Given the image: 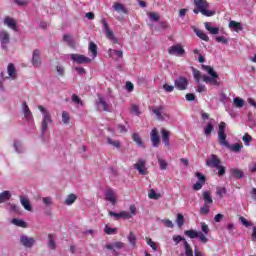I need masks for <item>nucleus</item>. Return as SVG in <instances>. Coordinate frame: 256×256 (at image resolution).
<instances>
[{
  "mask_svg": "<svg viewBox=\"0 0 256 256\" xmlns=\"http://www.w3.org/2000/svg\"><path fill=\"white\" fill-rule=\"evenodd\" d=\"M22 111L24 113V118L27 119V121H29V119H31V110L29 109L27 102H23Z\"/></svg>",
  "mask_w": 256,
  "mask_h": 256,
  "instance_id": "nucleus-25",
  "label": "nucleus"
},
{
  "mask_svg": "<svg viewBox=\"0 0 256 256\" xmlns=\"http://www.w3.org/2000/svg\"><path fill=\"white\" fill-rule=\"evenodd\" d=\"M203 182H196L193 186L192 189L194 191H201V189H203Z\"/></svg>",
  "mask_w": 256,
  "mask_h": 256,
  "instance_id": "nucleus-62",
  "label": "nucleus"
},
{
  "mask_svg": "<svg viewBox=\"0 0 256 256\" xmlns=\"http://www.w3.org/2000/svg\"><path fill=\"white\" fill-rule=\"evenodd\" d=\"M20 243L21 245H23V247H26L27 249H31V247L35 245V238L22 235L20 237Z\"/></svg>",
  "mask_w": 256,
  "mask_h": 256,
  "instance_id": "nucleus-10",
  "label": "nucleus"
},
{
  "mask_svg": "<svg viewBox=\"0 0 256 256\" xmlns=\"http://www.w3.org/2000/svg\"><path fill=\"white\" fill-rule=\"evenodd\" d=\"M145 160L139 159L137 163L134 164V169H136L139 175H147V167H145Z\"/></svg>",
  "mask_w": 256,
  "mask_h": 256,
  "instance_id": "nucleus-12",
  "label": "nucleus"
},
{
  "mask_svg": "<svg viewBox=\"0 0 256 256\" xmlns=\"http://www.w3.org/2000/svg\"><path fill=\"white\" fill-rule=\"evenodd\" d=\"M20 203L26 211H33V207L31 206V202L29 201V199L20 196Z\"/></svg>",
  "mask_w": 256,
  "mask_h": 256,
  "instance_id": "nucleus-21",
  "label": "nucleus"
},
{
  "mask_svg": "<svg viewBox=\"0 0 256 256\" xmlns=\"http://www.w3.org/2000/svg\"><path fill=\"white\" fill-rule=\"evenodd\" d=\"M184 235H186L190 239H197L198 237L199 241L204 245L209 241V239L207 238V236H205V234H203V232H197L195 230H186L184 232Z\"/></svg>",
  "mask_w": 256,
  "mask_h": 256,
  "instance_id": "nucleus-4",
  "label": "nucleus"
},
{
  "mask_svg": "<svg viewBox=\"0 0 256 256\" xmlns=\"http://www.w3.org/2000/svg\"><path fill=\"white\" fill-rule=\"evenodd\" d=\"M89 51L92 53L93 57H97V44H95V42H90Z\"/></svg>",
  "mask_w": 256,
  "mask_h": 256,
  "instance_id": "nucleus-45",
  "label": "nucleus"
},
{
  "mask_svg": "<svg viewBox=\"0 0 256 256\" xmlns=\"http://www.w3.org/2000/svg\"><path fill=\"white\" fill-rule=\"evenodd\" d=\"M109 215H110V217H115L116 220H119V219H131V217H133L131 215V213H129L127 211H122L120 213L110 211Z\"/></svg>",
  "mask_w": 256,
  "mask_h": 256,
  "instance_id": "nucleus-13",
  "label": "nucleus"
},
{
  "mask_svg": "<svg viewBox=\"0 0 256 256\" xmlns=\"http://www.w3.org/2000/svg\"><path fill=\"white\" fill-rule=\"evenodd\" d=\"M38 109L42 113L41 133L43 135L49 129V123H53V119L51 118V113L43 105H38Z\"/></svg>",
  "mask_w": 256,
  "mask_h": 256,
  "instance_id": "nucleus-2",
  "label": "nucleus"
},
{
  "mask_svg": "<svg viewBox=\"0 0 256 256\" xmlns=\"http://www.w3.org/2000/svg\"><path fill=\"white\" fill-rule=\"evenodd\" d=\"M75 201H77V195L69 194L65 199V205H73Z\"/></svg>",
  "mask_w": 256,
  "mask_h": 256,
  "instance_id": "nucleus-36",
  "label": "nucleus"
},
{
  "mask_svg": "<svg viewBox=\"0 0 256 256\" xmlns=\"http://www.w3.org/2000/svg\"><path fill=\"white\" fill-rule=\"evenodd\" d=\"M184 248L186 256H193V248H191L188 241H184Z\"/></svg>",
  "mask_w": 256,
  "mask_h": 256,
  "instance_id": "nucleus-38",
  "label": "nucleus"
},
{
  "mask_svg": "<svg viewBox=\"0 0 256 256\" xmlns=\"http://www.w3.org/2000/svg\"><path fill=\"white\" fill-rule=\"evenodd\" d=\"M165 110L164 106H157L152 108V113H154V115H156L157 119H159L160 121H163L164 117H163V111Z\"/></svg>",
  "mask_w": 256,
  "mask_h": 256,
  "instance_id": "nucleus-18",
  "label": "nucleus"
},
{
  "mask_svg": "<svg viewBox=\"0 0 256 256\" xmlns=\"http://www.w3.org/2000/svg\"><path fill=\"white\" fill-rule=\"evenodd\" d=\"M128 241H129L130 245H132V247L137 246V236L135 235V233H133V231H130V233L128 235Z\"/></svg>",
  "mask_w": 256,
  "mask_h": 256,
  "instance_id": "nucleus-32",
  "label": "nucleus"
},
{
  "mask_svg": "<svg viewBox=\"0 0 256 256\" xmlns=\"http://www.w3.org/2000/svg\"><path fill=\"white\" fill-rule=\"evenodd\" d=\"M31 62L33 67H41V50L39 49L33 50Z\"/></svg>",
  "mask_w": 256,
  "mask_h": 256,
  "instance_id": "nucleus-11",
  "label": "nucleus"
},
{
  "mask_svg": "<svg viewBox=\"0 0 256 256\" xmlns=\"http://www.w3.org/2000/svg\"><path fill=\"white\" fill-rule=\"evenodd\" d=\"M163 89L166 93H173V91H175V86H171L166 83L163 85Z\"/></svg>",
  "mask_w": 256,
  "mask_h": 256,
  "instance_id": "nucleus-57",
  "label": "nucleus"
},
{
  "mask_svg": "<svg viewBox=\"0 0 256 256\" xmlns=\"http://www.w3.org/2000/svg\"><path fill=\"white\" fill-rule=\"evenodd\" d=\"M48 247L49 249H52V251H55L57 249V244L55 243V237L53 234H48Z\"/></svg>",
  "mask_w": 256,
  "mask_h": 256,
  "instance_id": "nucleus-28",
  "label": "nucleus"
},
{
  "mask_svg": "<svg viewBox=\"0 0 256 256\" xmlns=\"http://www.w3.org/2000/svg\"><path fill=\"white\" fill-rule=\"evenodd\" d=\"M104 233H106V235H117V228H111L109 225H106Z\"/></svg>",
  "mask_w": 256,
  "mask_h": 256,
  "instance_id": "nucleus-41",
  "label": "nucleus"
},
{
  "mask_svg": "<svg viewBox=\"0 0 256 256\" xmlns=\"http://www.w3.org/2000/svg\"><path fill=\"white\" fill-rule=\"evenodd\" d=\"M193 75H194V79L197 81V83H199V81H201V71L197 70V69H193Z\"/></svg>",
  "mask_w": 256,
  "mask_h": 256,
  "instance_id": "nucleus-56",
  "label": "nucleus"
},
{
  "mask_svg": "<svg viewBox=\"0 0 256 256\" xmlns=\"http://www.w3.org/2000/svg\"><path fill=\"white\" fill-rule=\"evenodd\" d=\"M233 105H234V107H237L238 109H242V107L245 106V100H243V98L236 97L233 100Z\"/></svg>",
  "mask_w": 256,
  "mask_h": 256,
  "instance_id": "nucleus-29",
  "label": "nucleus"
},
{
  "mask_svg": "<svg viewBox=\"0 0 256 256\" xmlns=\"http://www.w3.org/2000/svg\"><path fill=\"white\" fill-rule=\"evenodd\" d=\"M101 23H102L104 31L106 33L107 39H109L110 41H114V43H117V39L115 38V34L113 33V30H111V28H109V24L107 23V20L105 18H103L101 20Z\"/></svg>",
  "mask_w": 256,
  "mask_h": 256,
  "instance_id": "nucleus-7",
  "label": "nucleus"
},
{
  "mask_svg": "<svg viewBox=\"0 0 256 256\" xmlns=\"http://www.w3.org/2000/svg\"><path fill=\"white\" fill-rule=\"evenodd\" d=\"M106 201H109L112 205L117 203V198L115 197V191L113 189H108L105 193Z\"/></svg>",
  "mask_w": 256,
  "mask_h": 256,
  "instance_id": "nucleus-15",
  "label": "nucleus"
},
{
  "mask_svg": "<svg viewBox=\"0 0 256 256\" xmlns=\"http://www.w3.org/2000/svg\"><path fill=\"white\" fill-rule=\"evenodd\" d=\"M69 121H71V118L69 117V113L63 111L62 112V123H64V125H69Z\"/></svg>",
  "mask_w": 256,
  "mask_h": 256,
  "instance_id": "nucleus-51",
  "label": "nucleus"
},
{
  "mask_svg": "<svg viewBox=\"0 0 256 256\" xmlns=\"http://www.w3.org/2000/svg\"><path fill=\"white\" fill-rule=\"evenodd\" d=\"M113 8L118 13H125V14H127V9H125V6H123V4H121L119 2L114 3Z\"/></svg>",
  "mask_w": 256,
  "mask_h": 256,
  "instance_id": "nucleus-30",
  "label": "nucleus"
},
{
  "mask_svg": "<svg viewBox=\"0 0 256 256\" xmlns=\"http://www.w3.org/2000/svg\"><path fill=\"white\" fill-rule=\"evenodd\" d=\"M149 199H161V194H157V192H155V189H151L150 193L148 194Z\"/></svg>",
  "mask_w": 256,
  "mask_h": 256,
  "instance_id": "nucleus-48",
  "label": "nucleus"
},
{
  "mask_svg": "<svg viewBox=\"0 0 256 256\" xmlns=\"http://www.w3.org/2000/svg\"><path fill=\"white\" fill-rule=\"evenodd\" d=\"M242 141L245 143V145L247 147H249V143H251V141H253V137L249 134H244V136L242 137Z\"/></svg>",
  "mask_w": 256,
  "mask_h": 256,
  "instance_id": "nucleus-50",
  "label": "nucleus"
},
{
  "mask_svg": "<svg viewBox=\"0 0 256 256\" xmlns=\"http://www.w3.org/2000/svg\"><path fill=\"white\" fill-rule=\"evenodd\" d=\"M239 220L241 221L242 225H244V227H253V222L248 221L247 218L240 216Z\"/></svg>",
  "mask_w": 256,
  "mask_h": 256,
  "instance_id": "nucleus-52",
  "label": "nucleus"
},
{
  "mask_svg": "<svg viewBox=\"0 0 256 256\" xmlns=\"http://www.w3.org/2000/svg\"><path fill=\"white\" fill-rule=\"evenodd\" d=\"M229 27L236 29V31H243V25L240 22H236L234 20L229 22Z\"/></svg>",
  "mask_w": 256,
  "mask_h": 256,
  "instance_id": "nucleus-31",
  "label": "nucleus"
},
{
  "mask_svg": "<svg viewBox=\"0 0 256 256\" xmlns=\"http://www.w3.org/2000/svg\"><path fill=\"white\" fill-rule=\"evenodd\" d=\"M202 197L204 200V205L211 206L213 205V197H211V191L207 190L202 193Z\"/></svg>",
  "mask_w": 256,
  "mask_h": 256,
  "instance_id": "nucleus-17",
  "label": "nucleus"
},
{
  "mask_svg": "<svg viewBox=\"0 0 256 256\" xmlns=\"http://www.w3.org/2000/svg\"><path fill=\"white\" fill-rule=\"evenodd\" d=\"M173 241L176 243V245H179L181 241H186L181 235H174Z\"/></svg>",
  "mask_w": 256,
  "mask_h": 256,
  "instance_id": "nucleus-64",
  "label": "nucleus"
},
{
  "mask_svg": "<svg viewBox=\"0 0 256 256\" xmlns=\"http://www.w3.org/2000/svg\"><path fill=\"white\" fill-rule=\"evenodd\" d=\"M200 227H201V231H202V234L204 235V237H207V235H209V225H207V223L205 222H201L200 223Z\"/></svg>",
  "mask_w": 256,
  "mask_h": 256,
  "instance_id": "nucleus-39",
  "label": "nucleus"
},
{
  "mask_svg": "<svg viewBox=\"0 0 256 256\" xmlns=\"http://www.w3.org/2000/svg\"><path fill=\"white\" fill-rule=\"evenodd\" d=\"M196 35H197V37L202 39V41H206V42L209 41V36H207V34H205V32H203V30H197Z\"/></svg>",
  "mask_w": 256,
  "mask_h": 256,
  "instance_id": "nucleus-44",
  "label": "nucleus"
},
{
  "mask_svg": "<svg viewBox=\"0 0 256 256\" xmlns=\"http://www.w3.org/2000/svg\"><path fill=\"white\" fill-rule=\"evenodd\" d=\"M158 163H159V167L162 171H166L167 170V162L162 159L161 157H158Z\"/></svg>",
  "mask_w": 256,
  "mask_h": 256,
  "instance_id": "nucleus-49",
  "label": "nucleus"
},
{
  "mask_svg": "<svg viewBox=\"0 0 256 256\" xmlns=\"http://www.w3.org/2000/svg\"><path fill=\"white\" fill-rule=\"evenodd\" d=\"M72 102L73 103H76L77 105H83V101L81 100V98L76 95V94H73L72 95Z\"/></svg>",
  "mask_w": 256,
  "mask_h": 256,
  "instance_id": "nucleus-58",
  "label": "nucleus"
},
{
  "mask_svg": "<svg viewBox=\"0 0 256 256\" xmlns=\"http://www.w3.org/2000/svg\"><path fill=\"white\" fill-rule=\"evenodd\" d=\"M174 85L178 91H185L189 85V80L181 76L174 81Z\"/></svg>",
  "mask_w": 256,
  "mask_h": 256,
  "instance_id": "nucleus-8",
  "label": "nucleus"
},
{
  "mask_svg": "<svg viewBox=\"0 0 256 256\" xmlns=\"http://www.w3.org/2000/svg\"><path fill=\"white\" fill-rule=\"evenodd\" d=\"M11 223L12 225H16V227H22V229H27V222L21 219L13 218L11 220Z\"/></svg>",
  "mask_w": 256,
  "mask_h": 256,
  "instance_id": "nucleus-26",
  "label": "nucleus"
},
{
  "mask_svg": "<svg viewBox=\"0 0 256 256\" xmlns=\"http://www.w3.org/2000/svg\"><path fill=\"white\" fill-rule=\"evenodd\" d=\"M149 19H150V21L157 22V21H159V19H161V17L159 16V13H157V12H150Z\"/></svg>",
  "mask_w": 256,
  "mask_h": 256,
  "instance_id": "nucleus-54",
  "label": "nucleus"
},
{
  "mask_svg": "<svg viewBox=\"0 0 256 256\" xmlns=\"http://www.w3.org/2000/svg\"><path fill=\"white\" fill-rule=\"evenodd\" d=\"M211 211V206L204 204L203 207L200 208V214L202 215H209V212Z\"/></svg>",
  "mask_w": 256,
  "mask_h": 256,
  "instance_id": "nucleus-47",
  "label": "nucleus"
},
{
  "mask_svg": "<svg viewBox=\"0 0 256 256\" xmlns=\"http://www.w3.org/2000/svg\"><path fill=\"white\" fill-rule=\"evenodd\" d=\"M11 199V192L4 191L0 194V203H5V201H9Z\"/></svg>",
  "mask_w": 256,
  "mask_h": 256,
  "instance_id": "nucleus-35",
  "label": "nucleus"
},
{
  "mask_svg": "<svg viewBox=\"0 0 256 256\" xmlns=\"http://www.w3.org/2000/svg\"><path fill=\"white\" fill-rule=\"evenodd\" d=\"M98 107H102V111L109 112V104L103 100V97H99Z\"/></svg>",
  "mask_w": 256,
  "mask_h": 256,
  "instance_id": "nucleus-34",
  "label": "nucleus"
},
{
  "mask_svg": "<svg viewBox=\"0 0 256 256\" xmlns=\"http://www.w3.org/2000/svg\"><path fill=\"white\" fill-rule=\"evenodd\" d=\"M113 52L115 53V55H117V57H120V59H123V51L109 49L108 53H109L110 57H111V53H113Z\"/></svg>",
  "mask_w": 256,
  "mask_h": 256,
  "instance_id": "nucleus-59",
  "label": "nucleus"
},
{
  "mask_svg": "<svg viewBox=\"0 0 256 256\" xmlns=\"http://www.w3.org/2000/svg\"><path fill=\"white\" fill-rule=\"evenodd\" d=\"M204 27L211 35H219V28L218 27H212L210 22H205Z\"/></svg>",
  "mask_w": 256,
  "mask_h": 256,
  "instance_id": "nucleus-23",
  "label": "nucleus"
},
{
  "mask_svg": "<svg viewBox=\"0 0 256 256\" xmlns=\"http://www.w3.org/2000/svg\"><path fill=\"white\" fill-rule=\"evenodd\" d=\"M8 75L12 79H17V73L15 72V64L10 63L7 67Z\"/></svg>",
  "mask_w": 256,
  "mask_h": 256,
  "instance_id": "nucleus-27",
  "label": "nucleus"
},
{
  "mask_svg": "<svg viewBox=\"0 0 256 256\" xmlns=\"http://www.w3.org/2000/svg\"><path fill=\"white\" fill-rule=\"evenodd\" d=\"M108 145H112V147H116V149H119L121 147V142L119 140H113L111 137L107 138Z\"/></svg>",
  "mask_w": 256,
  "mask_h": 256,
  "instance_id": "nucleus-40",
  "label": "nucleus"
},
{
  "mask_svg": "<svg viewBox=\"0 0 256 256\" xmlns=\"http://www.w3.org/2000/svg\"><path fill=\"white\" fill-rule=\"evenodd\" d=\"M146 242H147V245H149V247H151V249H153L154 251H157L159 246L151 238L146 237Z\"/></svg>",
  "mask_w": 256,
  "mask_h": 256,
  "instance_id": "nucleus-46",
  "label": "nucleus"
},
{
  "mask_svg": "<svg viewBox=\"0 0 256 256\" xmlns=\"http://www.w3.org/2000/svg\"><path fill=\"white\" fill-rule=\"evenodd\" d=\"M215 127H213V124L211 122H208L206 127L204 128V133L206 135V137H209V135H211V133H213Z\"/></svg>",
  "mask_w": 256,
  "mask_h": 256,
  "instance_id": "nucleus-37",
  "label": "nucleus"
},
{
  "mask_svg": "<svg viewBox=\"0 0 256 256\" xmlns=\"http://www.w3.org/2000/svg\"><path fill=\"white\" fill-rule=\"evenodd\" d=\"M202 69H204V71H207V73H208V75H210V77H212L214 79H219V74H217V72H215L213 67L208 66V65H202Z\"/></svg>",
  "mask_w": 256,
  "mask_h": 256,
  "instance_id": "nucleus-22",
  "label": "nucleus"
},
{
  "mask_svg": "<svg viewBox=\"0 0 256 256\" xmlns=\"http://www.w3.org/2000/svg\"><path fill=\"white\" fill-rule=\"evenodd\" d=\"M217 43H223L224 45H227L229 43V40L225 38V36H218L216 37Z\"/></svg>",
  "mask_w": 256,
  "mask_h": 256,
  "instance_id": "nucleus-61",
  "label": "nucleus"
},
{
  "mask_svg": "<svg viewBox=\"0 0 256 256\" xmlns=\"http://www.w3.org/2000/svg\"><path fill=\"white\" fill-rule=\"evenodd\" d=\"M162 223L168 228V229H173L174 225L173 222L169 219H164L162 220Z\"/></svg>",
  "mask_w": 256,
  "mask_h": 256,
  "instance_id": "nucleus-63",
  "label": "nucleus"
},
{
  "mask_svg": "<svg viewBox=\"0 0 256 256\" xmlns=\"http://www.w3.org/2000/svg\"><path fill=\"white\" fill-rule=\"evenodd\" d=\"M168 53L169 55H176V57H181V55H185V49L183 48V45L176 44L168 49Z\"/></svg>",
  "mask_w": 256,
  "mask_h": 256,
  "instance_id": "nucleus-9",
  "label": "nucleus"
},
{
  "mask_svg": "<svg viewBox=\"0 0 256 256\" xmlns=\"http://www.w3.org/2000/svg\"><path fill=\"white\" fill-rule=\"evenodd\" d=\"M176 223H177L178 227L185 225V217L183 216V214L177 215Z\"/></svg>",
  "mask_w": 256,
  "mask_h": 256,
  "instance_id": "nucleus-53",
  "label": "nucleus"
},
{
  "mask_svg": "<svg viewBox=\"0 0 256 256\" xmlns=\"http://www.w3.org/2000/svg\"><path fill=\"white\" fill-rule=\"evenodd\" d=\"M230 173L233 175V177H235V179H243V177H245V174L242 172V170L238 168H232Z\"/></svg>",
  "mask_w": 256,
  "mask_h": 256,
  "instance_id": "nucleus-24",
  "label": "nucleus"
},
{
  "mask_svg": "<svg viewBox=\"0 0 256 256\" xmlns=\"http://www.w3.org/2000/svg\"><path fill=\"white\" fill-rule=\"evenodd\" d=\"M195 175L200 183L205 184V181H207L205 175H203L201 172H196Z\"/></svg>",
  "mask_w": 256,
  "mask_h": 256,
  "instance_id": "nucleus-55",
  "label": "nucleus"
},
{
  "mask_svg": "<svg viewBox=\"0 0 256 256\" xmlns=\"http://www.w3.org/2000/svg\"><path fill=\"white\" fill-rule=\"evenodd\" d=\"M194 5L197 9H200V13L205 17H213L215 15V10L209 9V2L207 0H194Z\"/></svg>",
  "mask_w": 256,
  "mask_h": 256,
  "instance_id": "nucleus-3",
  "label": "nucleus"
},
{
  "mask_svg": "<svg viewBox=\"0 0 256 256\" xmlns=\"http://www.w3.org/2000/svg\"><path fill=\"white\" fill-rule=\"evenodd\" d=\"M202 80L204 81V83H211L215 87H219V85H221V82H219L217 78H213L212 76L209 77L207 75H203Z\"/></svg>",
  "mask_w": 256,
  "mask_h": 256,
  "instance_id": "nucleus-19",
  "label": "nucleus"
},
{
  "mask_svg": "<svg viewBox=\"0 0 256 256\" xmlns=\"http://www.w3.org/2000/svg\"><path fill=\"white\" fill-rule=\"evenodd\" d=\"M132 139H133V142H134V143H137V145H138L139 147H143V140H141V137L139 136V134L134 133V134L132 135Z\"/></svg>",
  "mask_w": 256,
  "mask_h": 256,
  "instance_id": "nucleus-42",
  "label": "nucleus"
},
{
  "mask_svg": "<svg viewBox=\"0 0 256 256\" xmlns=\"http://www.w3.org/2000/svg\"><path fill=\"white\" fill-rule=\"evenodd\" d=\"M4 24L7 25L9 29H12V31H17V23L15 22V20H13V18L6 17L4 19Z\"/></svg>",
  "mask_w": 256,
  "mask_h": 256,
  "instance_id": "nucleus-20",
  "label": "nucleus"
},
{
  "mask_svg": "<svg viewBox=\"0 0 256 256\" xmlns=\"http://www.w3.org/2000/svg\"><path fill=\"white\" fill-rule=\"evenodd\" d=\"M206 165L208 167H215L217 168L219 165H221V159L217 157V155L212 154L211 159L206 160Z\"/></svg>",
  "mask_w": 256,
  "mask_h": 256,
  "instance_id": "nucleus-14",
  "label": "nucleus"
},
{
  "mask_svg": "<svg viewBox=\"0 0 256 256\" xmlns=\"http://www.w3.org/2000/svg\"><path fill=\"white\" fill-rule=\"evenodd\" d=\"M225 127H227V124L225 122H220L218 130V142L224 147L230 149V151H233L234 153H239L241 149H243V144L235 143L232 146H230L229 142H227V134H225Z\"/></svg>",
  "mask_w": 256,
  "mask_h": 256,
  "instance_id": "nucleus-1",
  "label": "nucleus"
},
{
  "mask_svg": "<svg viewBox=\"0 0 256 256\" xmlns=\"http://www.w3.org/2000/svg\"><path fill=\"white\" fill-rule=\"evenodd\" d=\"M0 43L2 49L7 50V45L11 43V35L7 30H0Z\"/></svg>",
  "mask_w": 256,
  "mask_h": 256,
  "instance_id": "nucleus-5",
  "label": "nucleus"
},
{
  "mask_svg": "<svg viewBox=\"0 0 256 256\" xmlns=\"http://www.w3.org/2000/svg\"><path fill=\"white\" fill-rule=\"evenodd\" d=\"M151 141L153 143V147H159L160 139L159 132H157V128H153L151 131Z\"/></svg>",
  "mask_w": 256,
  "mask_h": 256,
  "instance_id": "nucleus-16",
  "label": "nucleus"
},
{
  "mask_svg": "<svg viewBox=\"0 0 256 256\" xmlns=\"http://www.w3.org/2000/svg\"><path fill=\"white\" fill-rule=\"evenodd\" d=\"M70 58L72 61H74V63H78V65L91 63L92 61L91 58L81 54H71Z\"/></svg>",
  "mask_w": 256,
  "mask_h": 256,
  "instance_id": "nucleus-6",
  "label": "nucleus"
},
{
  "mask_svg": "<svg viewBox=\"0 0 256 256\" xmlns=\"http://www.w3.org/2000/svg\"><path fill=\"white\" fill-rule=\"evenodd\" d=\"M216 169H218V177H223V175H225V166H221V164H219L216 166Z\"/></svg>",
  "mask_w": 256,
  "mask_h": 256,
  "instance_id": "nucleus-60",
  "label": "nucleus"
},
{
  "mask_svg": "<svg viewBox=\"0 0 256 256\" xmlns=\"http://www.w3.org/2000/svg\"><path fill=\"white\" fill-rule=\"evenodd\" d=\"M216 195L222 199L223 195H227V188L225 187H217Z\"/></svg>",
  "mask_w": 256,
  "mask_h": 256,
  "instance_id": "nucleus-43",
  "label": "nucleus"
},
{
  "mask_svg": "<svg viewBox=\"0 0 256 256\" xmlns=\"http://www.w3.org/2000/svg\"><path fill=\"white\" fill-rule=\"evenodd\" d=\"M162 141H163V143H164V145L166 147H169V145H170V142H169V131H167L165 129L162 130Z\"/></svg>",
  "mask_w": 256,
  "mask_h": 256,
  "instance_id": "nucleus-33",
  "label": "nucleus"
}]
</instances>
